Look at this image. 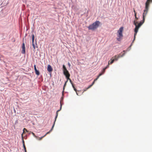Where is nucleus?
<instances>
[{
  "instance_id": "obj_1",
  "label": "nucleus",
  "mask_w": 152,
  "mask_h": 152,
  "mask_svg": "<svg viewBox=\"0 0 152 152\" xmlns=\"http://www.w3.org/2000/svg\"><path fill=\"white\" fill-rule=\"evenodd\" d=\"M144 21L142 20V21H141L140 23H139L137 25V21H136L135 20H134V24L135 26V27L134 28V40L135 39V36L137 34V33L138 32L139 28L143 24Z\"/></svg>"
},
{
  "instance_id": "obj_2",
  "label": "nucleus",
  "mask_w": 152,
  "mask_h": 152,
  "mask_svg": "<svg viewBox=\"0 0 152 152\" xmlns=\"http://www.w3.org/2000/svg\"><path fill=\"white\" fill-rule=\"evenodd\" d=\"M100 23L99 21H96L88 26V29L92 30H95L98 28Z\"/></svg>"
},
{
  "instance_id": "obj_3",
  "label": "nucleus",
  "mask_w": 152,
  "mask_h": 152,
  "mask_svg": "<svg viewBox=\"0 0 152 152\" xmlns=\"http://www.w3.org/2000/svg\"><path fill=\"white\" fill-rule=\"evenodd\" d=\"M124 28L123 27H120L118 31L117 35V40L118 41H120L122 39L123 37V31Z\"/></svg>"
},
{
  "instance_id": "obj_4",
  "label": "nucleus",
  "mask_w": 152,
  "mask_h": 152,
  "mask_svg": "<svg viewBox=\"0 0 152 152\" xmlns=\"http://www.w3.org/2000/svg\"><path fill=\"white\" fill-rule=\"evenodd\" d=\"M63 68L64 74L65 76L66 77L67 76H70V74L64 65H63Z\"/></svg>"
},
{
  "instance_id": "obj_5",
  "label": "nucleus",
  "mask_w": 152,
  "mask_h": 152,
  "mask_svg": "<svg viewBox=\"0 0 152 152\" xmlns=\"http://www.w3.org/2000/svg\"><path fill=\"white\" fill-rule=\"evenodd\" d=\"M60 104H61V107H60V109L59 110H58L57 112H56V117H55V121H54V124H53L52 127V128L50 130V131L48 132H47L46 134H49V133H50L52 130L53 129V128L54 126V124H55V122L56 121V118H57V117L58 116V113L59 111L61 110V106H62V105H61V102H60Z\"/></svg>"
},
{
  "instance_id": "obj_6",
  "label": "nucleus",
  "mask_w": 152,
  "mask_h": 152,
  "mask_svg": "<svg viewBox=\"0 0 152 152\" xmlns=\"http://www.w3.org/2000/svg\"><path fill=\"white\" fill-rule=\"evenodd\" d=\"M149 7H148L147 8L146 7V6H145V9L144 11V12L143 14V21H145V18L147 14L148 11V10Z\"/></svg>"
},
{
  "instance_id": "obj_7",
  "label": "nucleus",
  "mask_w": 152,
  "mask_h": 152,
  "mask_svg": "<svg viewBox=\"0 0 152 152\" xmlns=\"http://www.w3.org/2000/svg\"><path fill=\"white\" fill-rule=\"evenodd\" d=\"M124 54L125 53H124L121 56V54H120L118 55L115 56L114 57H113L112 58L114 60V61H117L120 57L123 56L124 55Z\"/></svg>"
},
{
  "instance_id": "obj_8",
  "label": "nucleus",
  "mask_w": 152,
  "mask_h": 152,
  "mask_svg": "<svg viewBox=\"0 0 152 152\" xmlns=\"http://www.w3.org/2000/svg\"><path fill=\"white\" fill-rule=\"evenodd\" d=\"M48 71L50 73H51V72L53 71V69L51 65H48V67L47 69Z\"/></svg>"
},
{
  "instance_id": "obj_9",
  "label": "nucleus",
  "mask_w": 152,
  "mask_h": 152,
  "mask_svg": "<svg viewBox=\"0 0 152 152\" xmlns=\"http://www.w3.org/2000/svg\"><path fill=\"white\" fill-rule=\"evenodd\" d=\"M22 53L23 54L25 53V44L23 42L22 46Z\"/></svg>"
},
{
  "instance_id": "obj_10",
  "label": "nucleus",
  "mask_w": 152,
  "mask_h": 152,
  "mask_svg": "<svg viewBox=\"0 0 152 152\" xmlns=\"http://www.w3.org/2000/svg\"><path fill=\"white\" fill-rule=\"evenodd\" d=\"M151 2H152V0H147L145 4V6H146V8L148 7H149V4Z\"/></svg>"
},
{
  "instance_id": "obj_11",
  "label": "nucleus",
  "mask_w": 152,
  "mask_h": 152,
  "mask_svg": "<svg viewBox=\"0 0 152 152\" xmlns=\"http://www.w3.org/2000/svg\"><path fill=\"white\" fill-rule=\"evenodd\" d=\"M34 34L32 35V45L34 49H35V47L34 44Z\"/></svg>"
},
{
  "instance_id": "obj_12",
  "label": "nucleus",
  "mask_w": 152,
  "mask_h": 152,
  "mask_svg": "<svg viewBox=\"0 0 152 152\" xmlns=\"http://www.w3.org/2000/svg\"><path fill=\"white\" fill-rule=\"evenodd\" d=\"M111 61H108V65H110V64H112V63H113V62L114 61V60H113V59H112V58H111Z\"/></svg>"
},
{
  "instance_id": "obj_13",
  "label": "nucleus",
  "mask_w": 152,
  "mask_h": 152,
  "mask_svg": "<svg viewBox=\"0 0 152 152\" xmlns=\"http://www.w3.org/2000/svg\"><path fill=\"white\" fill-rule=\"evenodd\" d=\"M91 87H90V86H89L88 87L86 88H85L84 89H83V93L85 92V91H87L88 89L89 88H90Z\"/></svg>"
},
{
  "instance_id": "obj_14",
  "label": "nucleus",
  "mask_w": 152,
  "mask_h": 152,
  "mask_svg": "<svg viewBox=\"0 0 152 152\" xmlns=\"http://www.w3.org/2000/svg\"><path fill=\"white\" fill-rule=\"evenodd\" d=\"M101 75H102V74H99V75H98V76L97 77V78H96L94 80V81L95 82V81L97 80V79L99 78V77Z\"/></svg>"
},
{
  "instance_id": "obj_15",
  "label": "nucleus",
  "mask_w": 152,
  "mask_h": 152,
  "mask_svg": "<svg viewBox=\"0 0 152 152\" xmlns=\"http://www.w3.org/2000/svg\"><path fill=\"white\" fill-rule=\"evenodd\" d=\"M35 71V73L37 75H39V74H40L38 70H37Z\"/></svg>"
},
{
  "instance_id": "obj_16",
  "label": "nucleus",
  "mask_w": 152,
  "mask_h": 152,
  "mask_svg": "<svg viewBox=\"0 0 152 152\" xmlns=\"http://www.w3.org/2000/svg\"><path fill=\"white\" fill-rule=\"evenodd\" d=\"M46 135V134H45L44 136H42V137H38L37 138V139L38 140H41L42 139L43 137H44Z\"/></svg>"
},
{
  "instance_id": "obj_17",
  "label": "nucleus",
  "mask_w": 152,
  "mask_h": 152,
  "mask_svg": "<svg viewBox=\"0 0 152 152\" xmlns=\"http://www.w3.org/2000/svg\"><path fill=\"white\" fill-rule=\"evenodd\" d=\"M106 69H105L104 68L103 69L102 71V72L101 73H100L99 74H102V75H103V74H104V73L105 72V70Z\"/></svg>"
},
{
  "instance_id": "obj_18",
  "label": "nucleus",
  "mask_w": 152,
  "mask_h": 152,
  "mask_svg": "<svg viewBox=\"0 0 152 152\" xmlns=\"http://www.w3.org/2000/svg\"><path fill=\"white\" fill-rule=\"evenodd\" d=\"M23 148H24V150H26V148L25 147L24 142V141L23 140Z\"/></svg>"
},
{
  "instance_id": "obj_19",
  "label": "nucleus",
  "mask_w": 152,
  "mask_h": 152,
  "mask_svg": "<svg viewBox=\"0 0 152 152\" xmlns=\"http://www.w3.org/2000/svg\"><path fill=\"white\" fill-rule=\"evenodd\" d=\"M30 132L31 133V134H32V135H33V136L34 137H35V138H37V137H37V136H36V135H35V134L33 132Z\"/></svg>"
},
{
  "instance_id": "obj_20",
  "label": "nucleus",
  "mask_w": 152,
  "mask_h": 152,
  "mask_svg": "<svg viewBox=\"0 0 152 152\" xmlns=\"http://www.w3.org/2000/svg\"><path fill=\"white\" fill-rule=\"evenodd\" d=\"M72 86L74 89V90L76 91V92L77 91V90L75 88V87L74 86V85L73 84H72Z\"/></svg>"
},
{
  "instance_id": "obj_21",
  "label": "nucleus",
  "mask_w": 152,
  "mask_h": 152,
  "mask_svg": "<svg viewBox=\"0 0 152 152\" xmlns=\"http://www.w3.org/2000/svg\"><path fill=\"white\" fill-rule=\"evenodd\" d=\"M80 91H77L76 92V94L77 95H80Z\"/></svg>"
},
{
  "instance_id": "obj_22",
  "label": "nucleus",
  "mask_w": 152,
  "mask_h": 152,
  "mask_svg": "<svg viewBox=\"0 0 152 152\" xmlns=\"http://www.w3.org/2000/svg\"><path fill=\"white\" fill-rule=\"evenodd\" d=\"M67 82V81H66L65 83V84H64V87H63V90H64V88H65V86H66V83Z\"/></svg>"
},
{
  "instance_id": "obj_23",
  "label": "nucleus",
  "mask_w": 152,
  "mask_h": 152,
  "mask_svg": "<svg viewBox=\"0 0 152 152\" xmlns=\"http://www.w3.org/2000/svg\"><path fill=\"white\" fill-rule=\"evenodd\" d=\"M25 131L26 132H28V131L26 128H24L23 129V133H24Z\"/></svg>"
},
{
  "instance_id": "obj_24",
  "label": "nucleus",
  "mask_w": 152,
  "mask_h": 152,
  "mask_svg": "<svg viewBox=\"0 0 152 152\" xmlns=\"http://www.w3.org/2000/svg\"><path fill=\"white\" fill-rule=\"evenodd\" d=\"M70 76H68L66 77V79H67V81H68V80H69L70 79L69 78Z\"/></svg>"
},
{
  "instance_id": "obj_25",
  "label": "nucleus",
  "mask_w": 152,
  "mask_h": 152,
  "mask_svg": "<svg viewBox=\"0 0 152 152\" xmlns=\"http://www.w3.org/2000/svg\"><path fill=\"white\" fill-rule=\"evenodd\" d=\"M94 83H95V81H94L92 83V84L91 85H90V86H89L90 87H91L94 84Z\"/></svg>"
},
{
  "instance_id": "obj_26",
  "label": "nucleus",
  "mask_w": 152,
  "mask_h": 152,
  "mask_svg": "<svg viewBox=\"0 0 152 152\" xmlns=\"http://www.w3.org/2000/svg\"><path fill=\"white\" fill-rule=\"evenodd\" d=\"M134 16L135 17V18L136 19V20H135L136 21V20L138 19V18L136 16V13H135V15H134Z\"/></svg>"
},
{
  "instance_id": "obj_27",
  "label": "nucleus",
  "mask_w": 152,
  "mask_h": 152,
  "mask_svg": "<svg viewBox=\"0 0 152 152\" xmlns=\"http://www.w3.org/2000/svg\"><path fill=\"white\" fill-rule=\"evenodd\" d=\"M34 70L35 71L36 70H37V69L36 68V65H34Z\"/></svg>"
},
{
  "instance_id": "obj_28",
  "label": "nucleus",
  "mask_w": 152,
  "mask_h": 152,
  "mask_svg": "<svg viewBox=\"0 0 152 152\" xmlns=\"http://www.w3.org/2000/svg\"><path fill=\"white\" fill-rule=\"evenodd\" d=\"M69 80V81L71 83V84L72 85V84H73L72 83V82L71 79H70Z\"/></svg>"
},
{
  "instance_id": "obj_29",
  "label": "nucleus",
  "mask_w": 152,
  "mask_h": 152,
  "mask_svg": "<svg viewBox=\"0 0 152 152\" xmlns=\"http://www.w3.org/2000/svg\"><path fill=\"white\" fill-rule=\"evenodd\" d=\"M109 65H108L105 68H104L105 69H107V68H108L109 66Z\"/></svg>"
},
{
  "instance_id": "obj_30",
  "label": "nucleus",
  "mask_w": 152,
  "mask_h": 152,
  "mask_svg": "<svg viewBox=\"0 0 152 152\" xmlns=\"http://www.w3.org/2000/svg\"><path fill=\"white\" fill-rule=\"evenodd\" d=\"M68 65L69 67H70L71 66V64L69 63H68Z\"/></svg>"
},
{
  "instance_id": "obj_31",
  "label": "nucleus",
  "mask_w": 152,
  "mask_h": 152,
  "mask_svg": "<svg viewBox=\"0 0 152 152\" xmlns=\"http://www.w3.org/2000/svg\"><path fill=\"white\" fill-rule=\"evenodd\" d=\"M134 15H135V13H136V12H135V10H134Z\"/></svg>"
},
{
  "instance_id": "obj_32",
  "label": "nucleus",
  "mask_w": 152,
  "mask_h": 152,
  "mask_svg": "<svg viewBox=\"0 0 152 152\" xmlns=\"http://www.w3.org/2000/svg\"><path fill=\"white\" fill-rule=\"evenodd\" d=\"M25 152H26V150H25Z\"/></svg>"
},
{
  "instance_id": "obj_33",
  "label": "nucleus",
  "mask_w": 152,
  "mask_h": 152,
  "mask_svg": "<svg viewBox=\"0 0 152 152\" xmlns=\"http://www.w3.org/2000/svg\"><path fill=\"white\" fill-rule=\"evenodd\" d=\"M125 50H124V51H123V52H125Z\"/></svg>"
}]
</instances>
